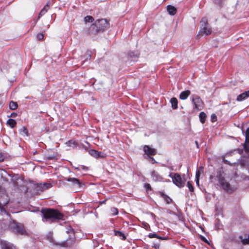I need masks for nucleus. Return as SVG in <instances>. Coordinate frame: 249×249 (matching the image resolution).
I'll list each match as a JSON object with an SVG mask.
<instances>
[{
  "instance_id": "nucleus-9",
  "label": "nucleus",
  "mask_w": 249,
  "mask_h": 249,
  "mask_svg": "<svg viewBox=\"0 0 249 249\" xmlns=\"http://www.w3.org/2000/svg\"><path fill=\"white\" fill-rule=\"evenodd\" d=\"M89 154L92 157L95 158H104L106 157V155L101 152H99L94 149H90L89 151Z\"/></svg>"
},
{
  "instance_id": "nucleus-11",
  "label": "nucleus",
  "mask_w": 249,
  "mask_h": 249,
  "mask_svg": "<svg viewBox=\"0 0 249 249\" xmlns=\"http://www.w3.org/2000/svg\"><path fill=\"white\" fill-rule=\"evenodd\" d=\"M50 186V184H37L35 186V189L36 193L39 194L40 192L43 191L44 189H47Z\"/></svg>"
},
{
  "instance_id": "nucleus-17",
  "label": "nucleus",
  "mask_w": 249,
  "mask_h": 249,
  "mask_svg": "<svg viewBox=\"0 0 249 249\" xmlns=\"http://www.w3.org/2000/svg\"><path fill=\"white\" fill-rule=\"evenodd\" d=\"M49 6L48 3L46 4L44 7L42 8V9L41 10L40 13H39L38 19L40 18L44 15L49 10Z\"/></svg>"
},
{
  "instance_id": "nucleus-32",
  "label": "nucleus",
  "mask_w": 249,
  "mask_h": 249,
  "mask_svg": "<svg viewBox=\"0 0 249 249\" xmlns=\"http://www.w3.org/2000/svg\"><path fill=\"white\" fill-rule=\"evenodd\" d=\"M211 118L213 122H214L217 120V117L214 114H212L211 115Z\"/></svg>"
},
{
  "instance_id": "nucleus-29",
  "label": "nucleus",
  "mask_w": 249,
  "mask_h": 249,
  "mask_svg": "<svg viewBox=\"0 0 249 249\" xmlns=\"http://www.w3.org/2000/svg\"><path fill=\"white\" fill-rule=\"evenodd\" d=\"M187 186L190 192L194 191V187L190 181L187 182Z\"/></svg>"
},
{
  "instance_id": "nucleus-33",
  "label": "nucleus",
  "mask_w": 249,
  "mask_h": 249,
  "mask_svg": "<svg viewBox=\"0 0 249 249\" xmlns=\"http://www.w3.org/2000/svg\"><path fill=\"white\" fill-rule=\"evenodd\" d=\"M189 94H179L180 98L182 100L186 99L188 97Z\"/></svg>"
},
{
  "instance_id": "nucleus-19",
  "label": "nucleus",
  "mask_w": 249,
  "mask_h": 249,
  "mask_svg": "<svg viewBox=\"0 0 249 249\" xmlns=\"http://www.w3.org/2000/svg\"><path fill=\"white\" fill-rule=\"evenodd\" d=\"M16 121L12 119H9L7 121V124L11 128H14L16 125Z\"/></svg>"
},
{
  "instance_id": "nucleus-18",
  "label": "nucleus",
  "mask_w": 249,
  "mask_h": 249,
  "mask_svg": "<svg viewBox=\"0 0 249 249\" xmlns=\"http://www.w3.org/2000/svg\"><path fill=\"white\" fill-rule=\"evenodd\" d=\"M170 102L173 109H176L178 108V100L176 98H172L170 100Z\"/></svg>"
},
{
  "instance_id": "nucleus-30",
  "label": "nucleus",
  "mask_w": 249,
  "mask_h": 249,
  "mask_svg": "<svg viewBox=\"0 0 249 249\" xmlns=\"http://www.w3.org/2000/svg\"><path fill=\"white\" fill-rule=\"evenodd\" d=\"M75 169H78L79 170H87L88 169V168L84 165H80L78 167H75Z\"/></svg>"
},
{
  "instance_id": "nucleus-41",
  "label": "nucleus",
  "mask_w": 249,
  "mask_h": 249,
  "mask_svg": "<svg viewBox=\"0 0 249 249\" xmlns=\"http://www.w3.org/2000/svg\"><path fill=\"white\" fill-rule=\"evenodd\" d=\"M143 225L144 226V227H147V226H148V224L146 223H145V222H143L142 223Z\"/></svg>"
},
{
  "instance_id": "nucleus-40",
  "label": "nucleus",
  "mask_w": 249,
  "mask_h": 249,
  "mask_svg": "<svg viewBox=\"0 0 249 249\" xmlns=\"http://www.w3.org/2000/svg\"><path fill=\"white\" fill-rule=\"evenodd\" d=\"M3 160H4L3 156L1 154H0V162L3 161Z\"/></svg>"
},
{
  "instance_id": "nucleus-15",
  "label": "nucleus",
  "mask_w": 249,
  "mask_h": 249,
  "mask_svg": "<svg viewBox=\"0 0 249 249\" xmlns=\"http://www.w3.org/2000/svg\"><path fill=\"white\" fill-rule=\"evenodd\" d=\"M245 137L246 140L244 147L246 151L249 152V127L246 131Z\"/></svg>"
},
{
  "instance_id": "nucleus-20",
  "label": "nucleus",
  "mask_w": 249,
  "mask_h": 249,
  "mask_svg": "<svg viewBox=\"0 0 249 249\" xmlns=\"http://www.w3.org/2000/svg\"><path fill=\"white\" fill-rule=\"evenodd\" d=\"M249 97V94H239L237 97L236 100L238 101H242L246 99Z\"/></svg>"
},
{
  "instance_id": "nucleus-12",
  "label": "nucleus",
  "mask_w": 249,
  "mask_h": 249,
  "mask_svg": "<svg viewBox=\"0 0 249 249\" xmlns=\"http://www.w3.org/2000/svg\"><path fill=\"white\" fill-rule=\"evenodd\" d=\"M151 178L154 181H164L163 178L156 171H153L151 173Z\"/></svg>"
},
{
  "instance_id": "nucleus-34",
  "label": "nucleus",
  "mask_w": 249,
  "mask_h": 249,
  "mask_svg": "<svg viewBox=\"0 0 249 249\" xmlns=\"http://www.w3.org/2000/svg\"><path fill=\"white\" fill-rule=\"evenodd\" d=\"M144 187L147 190H150L151 189V186L148 183H145L144 185Z\"/></svg>"
},
{
  "instance_id": "nucleus-26",
  "label": "nucleus",
  "mask_w": 249,
  "mask_h": 249,
  "mask_svg": "<svg viewBox=\"0 0 249 249\" xmlns=\"http://www.w3.org/2000/svg\"><path fill=\"white\" fill-rule=\"evenodd\" d=\"M240 238L241 239L243 244L246 245L249 244V235H248L247 238H243L242 236H240Z\"/></svg>"
},
{
  "instance_id": "nucleus-42",
  "label": "nucleus",
  "mask_w": 249,
  "mask_h": 249,
  "mask_svg": "<svg viewBox=\"0 0 249 249\" xmlns=\"http://www.w3.org/2000/svg\"><path fill=\"white\" fill-rule=\"evenodd\" d=\"M150 158H151V160H152V161H153V163H154L156 162V161L154 159V158H153L151 157Z\"/></svg>"
},
{
  "instance_id": "nucleus-43",
  "label": "nucleus",
  "mask_w": 249,
  "mask_h": 249,
  "mask_svg": "<svg viewBox=\"0 0 249 249\" xmlns=\"http://www.w3.org/2000/svg\"><path fill=\"white\" fill-rule=\"evenodd\" d=\"M242 93H245V94L249 93V90L248 91H245L243 92Z\"/></svg>"
},
{
  "instance_id": "nucleus-7",
  "label": "nucleus",
  "mask_w": 249,
  "mask_h": 249,
  "mask_svg": "<svg viewBox=\"0 0 249 249\" xmlns=\"http://www.w3.org/2000/svg\"><path fill=\"white\" fill-rule=\"evenodd\" d=\"M218 181L222 188L228 193H231L232 191V188L231 187L230 184L226 182L224 178L222 177V174L220 172L217 175Z\"/></svg>"
},
{
  "instance_id": "nucleus-31",
  "label": "nucleus",
  "mask_w": 249,
  "mask_h": 249,
  "mask_svg": "<svg viewBox=\"0 0 249 249\" xmlns=\"http://www.w3.org/2000/svg\"><path fill=\"white\" fill-rule=\"evenodd\" d=\"M6 174H7V173L5 170L0 169V176L1 178H3Z\"/></svg>"
},
{
  "instance_id": "nucleus-37",
  "label": "nucleus",
  "mask_w": 249,
  "mask_h": 249,
  "mask_svg": "<svg viewBox=\"0 0 249 249\" xmlns=\"http://www.w3.org/2000/svg\"><path fill=\"white\" fill-rule=\"evenodd\" d=\"M23 132L26 135L27 134L28 130L25 127L23 128Z\"/></svg>"
},
{
  "instance_id": "nucleus-6",
  "label": "nucleus",
  "mask_w": 249,
  "mask_h": 249,
  "mask_svg": "<svg viewBox=\"0 0 249 249\" xmlns=\"http://www.w3.org/2000/svg\"><path fill=\"white\" fill-rule=\"evenodd\" d=\"M8 201L9 199L6 195H3L0 196V213L2 215L5 214L7 217L9 216V214L5 210L4 207L7 205Z\"/></svg>"
},
{
  "instance_id": "nucleus-13",
  "label": "nucleus",
  "mask_w": 249,
  "mask_h": 249,
  "mask_svg": "<svg viewBox=\"0 0 249 249\" xmlns=\"http://www.w3.org/2000/svg\"><path fill=\"white\" fill-rule=\"evenodd\" d=\"M143 150L145 153L148 156L150 155H155L156 154V150L152 148L148 145H144Z\"/></svg>"
},
{
  "instance_id": "nucleus-21",
  "label": "nucleus",
  "mask_w": 249,
  "mask_h": 249,
  "mask_svg": "<svg viewBox=\"0 0 249 249\" xmlns=\"http://www.w3.org/2000/svg\"><path fill=\"white\" fill-rule=\"evenodd\" d=\"M203 173V167L200 166L199 167L198 169L196 171V178H199V177L201 174Z\"/></svg>"
},
{
  "instance_id": "nucleus-35",
  "label": "nucleus",
  "mask_w": 249,
  "mask_h": 249,
  "mask_svg": "<svg viewBox=\"0 0 249 249\" xmlns=\"http://www.w3.org/2000/svg\"><path fill=\"white\" fill-rule=\"evenodd\" d=\"M43 37H44V36L42 34H38L37 35V38L38 40H41L43 39Z\"/></svg>"
},
{
  "instance_id": "nucleus-28",
  "label": "nucleus",
  "mask_w": 249,
  "mask_h": 249,
  "mask_svg": "<svg viewBox=\"0 0 249 249\" xmlns=\"http://www.w3.org/2000/svg\"><path fill=\"white\" fill-rule=\"evenodd\" d=\"M110 211L112 215H116L118 214V210L116 208H111Z\"/></svg>"
},
{
  "instance_id": "nucleus-25",
  "label": "nucleus",
  "mask_w": 249,
  "mask_h": 249,
  "mask_svg": "<svg viewBox=\"0 0 249 249\" xmlns=\"http://www.w3.org/2000/svg\"><path fill=\"white\" fill-rule=\"evenodd\" d=\"M94 20L93 18L90 16H87L85 17L84 18V21L85 23H88V22H92Z\"/></svg>"
},
{
  "instance_id": "nucleus-8",
  "label": "nucleus",
  "mask_w": 249,
  "mask_h": 249,
  "mask_svg": "<svg viewBox=\"0 0 249 249\" xmlns=\"http://www.w3.org/2000/svg\"><path fill=\"white\" fill-rule=\"evenodd\" d=\"M192 101L195 106V107L199 110H201L203 107V102L201 99L197 96L192 98Z\"/></svg>"
},
{
  "instance_id": "nucleus-10",
  "label": "nucleus",
  "mask_w": 249,
  "mask_h": 249,
  "mask_svg": "<svg viewBox=\"0 0 249 249\" xmlns=\"http://www.w3.org/2000/svg\"><path fill=\"white\" fill-rule=\"evenodd\" d=\"M66 180L71 183V185L75 187L80 188L81 186L80 181L74 178H68Z\"/></svg>"
},
{
  "instance_id": "nucleus-2",
  "label": "nucleus",
  "mask_w": 249,
  "mask_h": 249,
  "mask_svg": "<svg viewBox=\"0 0 249 249\" xmlns=\"http://www.w3.org/2000/svg\"><path fill=\"white\" fill-rule=\"evenodd\" d=\"M9 228L12 231L21 235L25 234L26 232L23 226L15 221L10 222L9 225Z\"/></svg>"
},
{
  "instance_id": "nucleus-16",
  "label": "nucleus",
  "mask_w": 249,
  "mask_h": 249,
  "mask_svg": "<svg viewBox=\"0 0 249 249\" xmlns=\"http://www.w3.org/2000/svg\"><path fill=\"white\" fill-rule=\"evenodd\" d=\"M167 11L171 16H174L177 13L176 8L171 5H169L167 6Z\"/></svg>"
},
{
  "instance_id": "nucleus-4",
  "label": "nucleus",
  "mask_w": 249,
  "mask_h": 249,
  "mask_svg": "<svg viewBox=\"0 0 249 249\" xmlns=\"http://www.w3.org/2000/svg\"><path fill=\"white\" fill-rule=\"evenodd\" d=\"M200 29L199 34L200 35H209L212 33L211 28L208 24L206 18H203L200 21Z\"/></svg>"
},
{
  "instance_id": "nucleus-39",
  "label": "nucleus",
  "mask_w": 249,
  "mask_h": 249,
  "mask_svg": "<svg viewBox=\"0 0 249 249\" xmlns=\"http://www.w3.org/2000/svg\"><path fill=\"white\" fill-rule=\"evenodd\" d=\"M190 91L187 90H184V91H182L180 92V93H183V94H185V93H190Z\"/></svg>"
},
{
  "instance_id": "nucleus-24",
  "label": "nucleus",
  "mask_w": 249,
  "mask_h": 249,
  "mask_svg": "<svg viewBox=\"0 0 249 249\" xmlns=\"http://www.w3.org/2000/svg\"><path fill=\"white\" fill-rule=\"evenodd\" d=\"M115 234V235L120 237L122 240H124L125 239L124 234L120 231H116Z\"/></svg>"
},
{
  "instance_id": "nucleus-38",
  "label": "nucleus",
  "mask_w": 249,
  "mask_h": 249,
  "mask_svg": "<svg viewBox=\"0 0 249 249\" xmlns=\"http://www.w3.org/2000/svg\"><path fill=\"white\" fill-rule=\"evenodd\" d=\"M199 178H196V184L197 186H199Z\"/></svg>"
},
{
  "instance_id": "nucleus-44",
  "label": "nucleus",
  "mask_w": 249,
  "mask_h": 249,
  "mask_svg": "<svg viewBox=\"0 0 249 249\" xmlns=\"http://www.w3.org/2000/svg\"><path fill=\"white\" fill-rule=\"evenodd\" d=\"M195 143H196V145L197 147V148H198V142H197V141H196V142H195Z\"/></svg>"
},
{
  "instance_id": "nucleus-27",
  "label": "nucleus",
  "mask_w": 249,
  "mask_h": 249,
  "mask_svg": "<svg viewBox=\"0 0 249 249\" xmlns=\"http://www.w3.org/2000/svg\"><path fill=\"white\" fill-rule=\"evenodd\" d=\"M148 237L150 238H156L158 239H162L161 237L158 236L157 234H156L155 233H149L148 235Z\"/></svg>"
},
{
  "instance_id": "nucleus-22",
  "label": "nucleus",
  "mask_w": 249,
  "mask_h": 249,
  "mask_svg": "<svg viewBox=\"0 0 249 249\" xmlns=\"http://www.w3.org/2000/svg\"><path fill=\"white\" fill-rule=\"evenodd\" d=\"M199 117L200 122L202 124L204 123L206 118V114L204 112H201L199 113Z\"/></svg>"
},
{
  "instance_id": "nucleus-23",
  "label": "nucleus",
  "mask_w": 249,
  "mask_h": 249,
  "mask_svg": "<svg viewBox=\"0 0 249 249\" xmlns=\"http://www.w3.org/2000/svg\"><path fill=\"white\" fill-rule=\"evenodd\" d=\"M9 107L10 109L15 110L18 107V104L16 102L11 101L9 103Z\"/></svg>"
},
{
  "instance_id": "nucleus-5",
  "label": "nucleus",
  "mask_w": 249,
  "mask_h": 249,
  "mask_svg": "<svg viewBox=\"0 0 249 249\" xmlns=\"http://www.w3.org/2000/svg\"><path fill=\"white\" fill-rule=\"evenodd\" d=\"M93 25L96 27L98 31H104L109 27L108 21L104 18L97 20Z\"/></svg>"
},
{
  "instance_id": "nucleus-36",
  "label": "nucleus",
  "mask_w": 249,
  "mask_h": 249,
  "mask_svg": "<svg viewBox=\"0 0 249 249\" xmlns=\"http://www.w3.org/2000/svg\"><path fill=\"white\" fill-rule=\"evenodd\" d=\"M17 116V114L15 112H13L11 114L10 117L15 118Z\"/></svg>"
},
{
  "instance_id": "nucleus-1",
  "label": "nucleus",
  "mask_w": 249,
  "mask_h": 249,
  "mask_svg": "<svg viewBox=\"0 0 249 249\" xmlns=\"http://www.w3.org/2000/svg\"><path fill=\"white\" fill-rule=\"evenodd\" d=\"M42 213L46 220L51 219L52 221L54 220L62 219L63 214L58 211L53 209H45L42 210Z\"/></svg>"
},
{
  "instance_id": "nucleus-3",
  "label": "nucleus",
  "mask_w": 249,
  "mask_h": 249,
  "mask_svg": "<svg viewBox=\"0 0 249 249\" xmlns=\"http://www.w3.org/2000/svg\"><path fill=\"white\" fill-rule=\"evenodd\" d=\"M169 177L172 178L173 182L179 188L183 187L185 185V175L182 178L178 173H175L172 175V173H170Z\"/></svg>"
},
{
  "instance_id": "nucleus-14",
  "label": "nucleus",
  "mask_w": 249,
  "mask_h": 249,
  "mask_svg": "<svg viewBox=\"0 0 249 249\" xmlns=\"http://www.w3.org/2000/svg\"><path fill=\"white\" fill-rule=\"evenodd\" d=\"M0 244L2 249H16L13 244L6 241H1Z\"/></svg>"
}]
</instances>
